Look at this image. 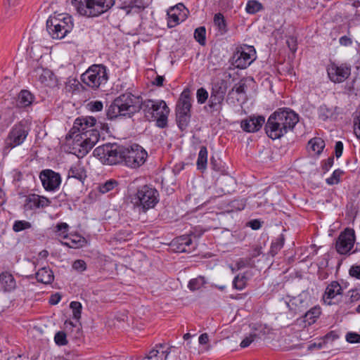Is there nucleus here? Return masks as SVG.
Instances as JSON below:
<instances>
[{
	"mask_svg": "<svg viewBox=\"0 0 360 360\" xmlns=\"http://www.w3.org/2000/svg\"><path fill=\"white\" fill-rule=\"evenodd\" d=\"M94 155L103 164L112 165L124 163L131 168L139 167L148 156L146 151L136 144L131 146L104 144L96 148Z\"/></svg>",
	"mask_w": 360,
	"mask_h": 360,
	"instance_id": "nucleus-1",
	"label": "nucleus"
},
{
	"mask_svg": "<svg viewBox=\"0 0 360 360\" xmlns=\"http://www.w3.org/2000/svg\"><path fill=\"white\" fill-rule=\"evenodd\" d=\"M96 120L93 117H83L75 120L73 129L77 130L79 134H76L75 140L82 150L79 152L83 155L87 153L98 141L100 133L93 127Z\"/></svg>",
	"mask_w": 360,
	"mask_h": 360,
	"instance_id": "nucleus-2",
	"label": "nucleus"
},
{
	"mask_svg": "<svg viewBox=\"0 0 360 360\" xmlns=\"http://www.w3.org/2000/svg\"><path fill=\"white\" fill-rule=\"evenodd\" d=\"M142 103L141 97L125 92L115 98L108 108L106 115L110 120L119 117H131L141 110Z\"/></svg>",
	"mask_w": 360,
	"mask_h": 360,
	"instance_id": "nucleus-3",
	"label": "nucleus"
},
{
	"mask_svg": "<svg viewBox=\"0 0 360 360\" xmlns=\"http://www.w3.org/2000/svg\"><path fill=\"white\" fill-rule=\"evenodd\" d=\"M115 0H72V4L78 13L86 17H98L108 11Z\"/></svg>",
	"mask_w": 360,
	"mask_h": 360,
	"instance_id": "nucleus-4",
	"label": "nucleus"
},
{
	"mask_svg": "<svg viewBox=\"0 0 360 360\" xmlns=\"http://www.w3.org/2000/svg\"><path fill=\"white\" fill-rule=\"evenodd\" d=\"M141 110H143L146 117L148 120L153 118L156 119V125L158 127L165 128L167 125L169 109L164 101H144L142 103Z\"/></svg>",
	"mask_w": 360,
	"mask_h": 360,
	"instance_id": "nucleus-5",
	"label": "nucleus"
},
{
	"mask_svg": "<svg viewBox=\"0 0 360 360\" xmlns=\"http://www.w3.org/2000/svg\"><path fill=\"white\" fill-rule=\"evenodd\" d=\"M81 80L89 87L97 89L108 80L107 68L101 64L92 65L81 75Z\"/></svg>",
	"mask_w": 360,
	"mask_h": 360,
	"instance_id": "nucleus-6",
	"label": "nucleus"
},
{
	"mask_svg": "<svg viewBox=\"0 0 360 360\" xmlns=\"http://www.w3.org/2000/svg\"><path fill=\"white\" fill-rule=\"evenodd\" d=\"M30 132V127L25 120L15 124L10 129L6 139L4 149L11 150L21 146L26 140Z\"/></svg>",
	"mask_w": 360,
	"mask_h": 360,
	"instance_id": "nucleus-7",
	"label": "nucleus"
},
{
	"mask_svg": "<svg viewBox=\"0 0 360 360\" xmlns=\"http://www.w3.org/2000/svg\"><path fill=\"white\" fill-rule=\"evenodd\" d=\"M72 23L70 17L63 18H50L46 21V28L50 35L53 39H63L72 29Z\"/></svg>",
	"mask_w": 360,
	"mask_h": 360,
	"instance_id": "nucleus-8",
	"label": "nucleus"
},
{
	"mask_svg": "<svg viewBox=\"0 0 360 360\" xmlns=\"http://www.w3.org/2000/svg\"><path fill=\"white\" fill-rule=\"evenodd\" d=\"M158 192L156 189L148 186L139 188L134 198V205L147 210L153 207L158 202Z\"/></svg>",
	"mask_w": 360,
	"mask_h": 360,
	"instance_id": "nucleus-9",
	"label": "nucleus"
},
{
	"mask_svg": "<svg viewBox=\"0 0 360 360\" xmlns=\"http://www.w3.org/2000/svg\"><path fill=\"white\" fill-rule=\"evenodd\" d=\"M191 108L190 92L188 90H184L176 108V121L181 130L184 129L189 122Z\"/></svg>",
	"mask_w": 360,
	"mask_h": 360,
	"instance_id": "nucleus-10",
	"label": "nucleus"
},
{
	"mask_svg": "<svg viewBox=\"0 0 360 360\" xmlns=\"http://www.w3.org/2000/svg\"><path fill=\"white\" fill-rule=\"evenodd\" d=\"M256 59V51L252 46L245 45L237 49L233 55L234 64L238 68L245 69Z\"/></svg>",
	"mask_w": 360,
	"mask_h": 360,
	"instance_id": "nucleus-11",
	"label": "nucleus"
},
{
	"mask_svg": "<svg viewBox=\"0 0 360 360\" xmlns=\"http://www.w3.org/2000/svg\"><path fill=\"white\" fill-rule=\"evenodd\" d=\"M326 70L329 79L334 83L343 82L351 74V68L347 64L338 65L334 63H331L328 65Z\"/></svg>",
	"mask_w": 360,
	"mask_h": 360,
	"instance_id": "nucleus-12",
	"label": "nucleus"
},
{
	"mask_svg": "<svg viewBox=\"0 0 360 360\" xmlns=\"http://www.w3.org/2000/svg\"><path fill=\"white\" fill-rule=\"evenodd\" d=\"M354 241V231L351 229H346L340 234L336 241L335 248L338 252L341 255L347 254L353 248Z\"/></svg>",
	"mask_w": 360,
	"mask_h": 360,
	"instance_id": "nucleus-13",
	"label": "nucleus"
},
{
	"mask_svg": "<svg viewBox=\"0 0 360 360\" xmlns=\"http://www.w3.org/2000/svg\"><path fill=\"white\" fill-rule=\"evenodd\" d=\"M274 114L276 115L277 120L281 124V127H283L282 129L285 134L292 130L299 121L298 115L290 109H280Z\"/></svg>",
	"mask_w": 360,
	"mask_h": 360,
	"instance_id": "nucleus-14",
	"label": "nucleus"
},
{
	"mask_svg": "<svg viewBox=\"0 0 360 360\" xmlns=\"http://www.w3.org/2000/svg\"><path fill=\"white\" fill-rule=\"evenodd\" d=\"M39 178L45 190L49 191L56 190L61 183L60 175L51 169L43 170Z\"/></svg>",
	"mask_w": 360,
	"mask_h": 360,
	"instance_id": "nucleus-15",
	"label": "nucleus"
},
{
	"mask_svg": "<svg viewBox=\"0 0 360 360\" xmlns=\"http://www.w3.org/2000/svg\"><path fill=\"white\" fill-rule=\"evenodd\" d=\"M186 7L183 4H178L170 7L167 11V25L169 27H174L183 20L185 14Z\"/></svg>",
	"mask_w": 360,
	"mask_h": 360,
	"instance_id": "nucleus-16",
	"label": "nucleus"
},
{
	"mask_svg": "<svg viewBox=\"0 0 360 360\" xmlns=\"http://www.w3.org/2000/svg\"><path fill=\"white\" fill-rule=\"evenodd\" d=\"M281 124L277 120L276 115H270L265 125V131L267 136L272 139H280L285 133L281 127Z\"/></svg>",
	"mask_w": 360,
	"mask_h": 360,
	"instance_id": "nucleus-17",
	"label": "nucleus"
},
{
	"mask_svg": "<svg viewBox=\"0 0 360 360\" xmlns=\"http://www.w3.org/2000/svg\"><path fill=\"white\" fill-rule=\"evenodd\" d=\"M86 172L80 164H76L70 167L68 173L67 181L73 184L75 180L78 181L79 186H83L86 179Z\"/></svg>",
	"mask_w": 360,
	"mask_h": 360,
	"instance_id": "nucleus-18",
	"label": "nucleus"
},
{
	"mask_svg": "<svg viewBox=\"0 0 360 360\" xmlns=\"http://www.w3.org/2000/svg\"><path fill=\"white\" fill-rule=\"evenodd\" d=\"M0 285L4 292H11L16 289L17 283L11 272L4 271L0 274Z\"/></svg>",
	"mask_w": 360,
	"mask_h": 360,
	"instance_id": "nucleus-19",
	"label": "nucleus"
},
{
	"mask_svg": "<svg viewBox=\"0 0 360 360\" xmlns=\"http://www.w3.org/2000/svg\"><path fill=\"white\" fill-rule=\"evenodd\" d=\"M264 117L258 116L257 117H250L241 122V128L243 131L252 133L259 130L264 123Z\"/></svg>",
	"mask_w": 360,
	"mask_h": 360,
	"instance_id": "nucleus-20",
	"label": "nucleus"
},
{
	"mask_svg": "<svg viewBox=\"0 0 360 360\" xmlns=\"http://www.w3.org/2000/svg\"><path fill=\"white\" fill-rule=\"evenodd\" d=\"M165 344H158L153 349L143 360H167L170 353V348L164 349Z\"/></svg>",
	"mask_w": 360,
	"mask_h": 360,
	"instance_id": "nucleus-21",
	"label": "nucleus"
},
{
	"mask_svg": "<svg viewBox=\"0 0 360 360\" xmlns=\"http://www.w3.org/2000/svg\"><path fill=\"white\" fill-rule=\"evenodd\" d=\"M342 287L337 281L331 282L326 288L323 295L324 302H328V304H331L330 300L336 295L341 294Z\"/></svg>",
	"mask_w": 360,
	"mask_h": 360,
	"instance_id": "nucleus-22",
	"label": "nucleus"
},
{
	"mask_svg": "<svg viewBox=\"0 0 360 360\" xmlns=\"http://www.w3.org/2000/svg\"><path fill=\"white\" fill-rule=\"evenodd\" d=\"M192 243V239L189 235L181 236L173 242L174 245H176L177 250L181 252H191V250L193 249V248L191 247Z\"/></svg>",
	"mask_w": 360,
	"mask_h": 360,
	"instance_id": "nucleus-23",
	"label": "nucleus"
},
{
	"mask_svg": "<svg viewBox=\"0 0 360 360\" xmlns=\"http://www.w3.org/2000/svg\"><path fill=\"white\" fill-rule=\"evenodd\" d=\"M36 279L44 284L51 283L54 279L53 273L51 269L43 267L36 273Z\"/></svg>",
	"mask_w": 360,
	"mask_h": 360,
	"instance_id": "nucleus-24",
	"label": "nucleus"
},
{
	"mask_svg": "<svg viewBox=\"0 0 360 360\" xmlns=\"http://www.w3.org/2000/svg\"><path fill=\"white\" fill-rule=\"evenodd\" d=\"M207 150L204 146H201L198 153L197 160V167L201 172H204L207 168Z\"/></svg>",
	"mask_w": 360,
	"mask_h": 360,
	"instance_id": "nucleus-25",
	"label": "nucleus"
},
{
	"mask_svg": "<svg viewBox=\"0 0 360 360\" xmlns=\"http://www.w3.org/2000/svg\"><path fill=\"white\" fill-rule=\"evenodd\" d=\"M61 244L70 248H79L84 245L86 240L80 236H74L67 241H61Z\"/></svg>",
	"mask_w": 360,
	"mask_h": 360,
	"instance_id": "nucleus-26",
	"label": "nucleus"
},
{
	"mask_svg": "<svg viewBox=\"0 0 360 360\" xmlns=\"http://www.w3.org/2000/svg\"><path fill=\"white\" fill-rule=\"evenodd\" d=\"M224 99V97L210 94L208 105L212 110V112H219L221 110Z\"/></svg>",
	"mask_w": 360,
	"mask_h": 360,
	"instance_id": "nucleus-27",
	"label": "nucleus"
},
{
	"mask_svg": "<svg viewBox=\"0 0 360 360\" xmlns=\"http://www.w3.org/2000/svg\"><path fill=\"white\" fill-rule=\"evenodd\" d=\"M214 25L217 27L220 35L226 33L228 29L224 15L221 13H216L214 16Z\"/></svg>",
	"mask_w": 360,
	"mask_h": 360,
	"instance_id": "nucleus-28",
	"label": "nucleus"
},
{
	"mask_svg": "<svg viewBox=\"0 0 360 360\" xmlns=\"http://www.w3.org/2000/svg\"><path fill=\"white\" fill-rule=\"evenodd\" d=\"M32 94L27 90H22L18 95V105L24 108L30 105L33 101Z\"/></svg>",
	"mask_w": 360,
	"mask_h": 360,
	"instance_id": "nucleus-29",
	"label": "nucleus"
},
{
	"mask_svg": "<svg viewBox=\"0 0 360 360\" xmlns=\"http://www.w3.org/2000/svg\"><path fill=\"white\" fill-rule=\"evenodd\" d=\"M227 90V82L221 79L213 84L210 94L224 97Z\"/></svg>",
	"mask_w": 360,
	"mask_h": 360,
	"instance_id": "nucleus-30",
	"label": "nucleus"
},
{
	"mask_svg": "<svg viewBox=\"0 0 360 360\" xmlns=\"http://www.w3.org/2000/svg\"><path fill=\"white\" fill-rule=\"evenodd\" d=\"M308 146L316 154L319 155L325 147V143L321 138H314L309 141Z\"/></svg>",
	"mask_w": 360,
	"mask_h": 360,
	"instance_id": "nucleus-31",
	"label": "nucleus"
},
{
	"mask_svg": "<svg viewBox=\"0 0 360 360\" xmlns=\"http://www.w3.org/2000/svg\"><path fill=\"white\" fill-rule=\"evenodd\" d=\"M335 110L336 108H329L326 105H322L319 108V117L324 121L328 119H331L335 115Z\"/></svg>",
	"mask_w": 360,
	"mask_h": 360,
	"instance_id": "nucleus-32",
	"label": "nucleus"
},
{
	"mask_svg": "<svg viewBox=\"0 0 360 360\" xmlns=\"http://www.w3.org/2000/svg\"><path fill=\"white\" fill-rule=\"evenodd\" d=\"M38 195L31 194L26 197L24 209L25 210H32L38 207Z\"/></svg>",
	"mask_w": 360,
	"mask_h": 360,
	"instance_id": "nucleus-33",
	"label": "nucleus"
},
{
	"mask_svg": "<svg viewBox=\"0 0 360 360\" xmlns=\"http://www.w3.org/2000/svg\"><path fill=\"white\" fill-rule=\"evenodd\" d=\"M284 241V236L281 234L271 243L269 251L271 256H274L278 252V251L283 248Z\"/></svg>",
	"mask_w": 360,
	"mask_h": 360,
	"instance_id": "nucleus-34",
	"label": "nucleus"
},
{
	"mask_svg": "<svg viewBox=\"0 0 360 360\" xmlns=\"http://www.w3.org/2000/svg\"><path fill=\"white\" fill-rule=\"evenodd\" d=\"M263 6L261 3L256 0H250L248 1L245 11L248 13L255 14L261 11Z\"/></svg>",
	"mask_w": 360,
	"mask_h": 360,
	"instance_id": "nucleus-35",
	"label": "nucleus"
},
{
	"mask_svg": "<svg viewBox=\"0 0 360 360\" xmlns=\"http://www.w3.org/2000/svg\"><path fill=\"white\" fill-rule=\"evenodd\" d=\"M206 281L203 276H198L197 278L191 279L188 284V288L192 290L195 291L201 288L205 284Z\"/></svg>",
	"mask_w": 360,
	"mask_h": 360,
	"instance_id": "nucleus-36",
	"label": "nucleus"
},
{
	"mask_svg": "<svg viewBox=\"0 0 360 360\" xmlns=\"http://www.w3.org/2000/svg\"><path fill=\"white\" fill-rule=\"evenodd\" d=\"M117 186V182L114 179H110L105 183L100 184L98 186L99 191L102 193H106L112 191L115 186Z\"/></svg>",
	"mask_w": 360,
	"mask_h": 360,
	"instance_id": "nucleus-37",
	"label": "nucleus"
},
{
	"mask_svg": "<svg viewBox=\"0 0 360 360\" xmlns=\"http://www.w3.org/2000/svg\"><path fill=\"white\" fill-rule=\"evenodd\" d=\"M206 30L205 27H199L195 30L194 32V38L195 40L200 44H205V37Z\"/></svg>",
	"mask_w": 360,
	"mask_h": 360,
	"instance_id": "nucleus-38",
	"label": "nucleus"
},
{
	"mask_svg": "<svg viewBox=\"0 0 360 360\" xmlns=\"http://www.w3.org/2000/svg\"><path fill=\"white\" fill-rule=\"evenodd\" d=\"M32 227V224L30 222L22 220V221H15L13 226V230L15 232H20L23 230H26L30 229Z\"/></svg>",
	"mask_w": 360,
	"mask_h": 360,
	"instance_id": "nucleus-39",
	"label": "nucleus"
},
{
	"mask_svg": "<svg viewBox=\"0 0 360 360\" xmlns=\"http://www.w3.org/2000/svg\"><path fill=\"white\" fill-rule=\"evenodd\" d=\"M70 307L72 310L73 318L77 321H79L81 318L82 309V304L79 302L74 301L70 303Z\"/></svg>",
	"mask_w": 360,
	"mask_h": 360,
	"instance_id": "nucleus-40",
	"label": "nucleus"
},
{
	"mask_svg": "<svg viewBox=\"0 0 360 360\" xmlns=\"http://www.w3.org/2000/svg\"><path fill=\"white\" fill-rule=\"evenodd\" d=\"M343 172L340 169H335L333 172L332 175L329 178L326 179V183L328 185L338 184L340 182V178Z\"/></svg>",
	"mask_w": 360,
	"mask_h": 360,
	"instance_id": "nucleus-41",
	"label": "nucleus"
},
{
	"mask_svg": "<svg viewBox=\"0 0 360 360\" xmlns=\"http://www.w3.org/2000/svg\"><path fill=\"white\" fill-rule=\"evenodd\" d=\"M68 229L69 226L68 224L61 222L56 225L55 232L57 233L58 236H62L64 238H67Z\"/></svg>",
	"mask_w": 360,
	"mask_h": 360,
	"instance_id": "nucleus-42",
	"label": "nucleus"
},
{
	"mask_svg": "<svg viewBox=\"0 0 360 360\" xmlns=\"http://www.w3.org/2000/svg\"><path fill=\"white\" fill-rule=\"evenodd\" d=\"M54 340L56 345L60 346L66 345L68 344L66 334L63 331H58L56 333Z\"/></svg>",
	"mask_w": 360,
	"mask_h": 360,
	"instance_id": "nucleus-43",
	"label": "nucleus"
},
{
	"mask_svg": "<svg viewBox=\"0 0 360 360\" xmlns=\"http://www.w3.org/2000/svg\"><path fill=\"white\" fill-rule=\"evenodd\" d=\"M320 314V308L314 307L306 313L305 316L310 322L314 323L315 321L314 319L319 317Z\"/></svg>",
	"mask_w": 360,
	"mask_h": 360,
	"instance_id": "nucleus-44",
	"label": "nucleus"
},
{
	"mask_svg": "<svg viewBox=\"0 0 360 360\" xmlns=\"http://www.w3.org/2000/svg\"><path fill=\"white\" fill-rule=\"evenodd\" d=\"M233 287L237 290H243L245 285V278L243 276H236L233 281Z\"/></svg>",
	"mask_w": 360,
	"mask_h": 360,
	"instance_id": "nucleus-45",
	"label": "nucleus"
},
{
	"mask_svg": "<svg viewBox=\"0 0 360 360\" xmlns=\"http://www.w3.org/2000/svg\"><path fill=\"white\" fill-rule=\"evenodd\" d=\"M87 105L91 112H100L103 108V103L100 101H91Z\"/></svg>",
	"mask_w": 360,
	"mask_h": 360,
	"instance_id": "nucleus-46",
	"label": "nucleus"
},
{
	"mask_svg": "<svg viewBox=\"0 0 360 360\" xmlns=\"http://www.w3.org/2000/svg\"><path fill=\"white\" fill-rule=\"evenodd\" d=\"M72 269L78 272H83L86 269V264L82 259H77L72 264Z\"/></svg>",
	"mask_w": 360,
	"mask_h": 360,
	"instance_id": "nucleus-47",
	"label": "nucleus"
},
{
	"mask_svg": "<svg viewBox=\"0 0 360 360\" xmlns=\"http://www.w3.org/2000/svg\"><path fill=\"white\" fill-rule=\"evenodd\" d=\"M346 340L352 344L360 343V335L356 333L349 332L345 336Z\"/></svg>",
	"mask_w": 360,
	"mask_h": 360,
	"instance_id": "nucleus-48",
	"label": "nucleus"
},
{
	"mask_svg": "<svg viewBox=\"0 0 360 360\" xmlns=\"http://www.w3.org/2000/svg\"><path fill=\"white\" fill-rule=\"evenodd\" d=\"M196 96H197L198 102L199 103L202 104V103H204L206 101V100L207 99L208 93L205 89L200 88V89H198Z\"/></svg>",
	"mask_w": 360,
	"mask_h": 360,
	"instance_id": "nucleus-49",
	"label": "nucleus"
},
{
	"mask_svg": "<svg viewBox=\"0 0 360 360\" xmlns=\"http://www.w3.org/2000/svg\"><path fill=\"white\" fill-rule=\"evenodd\" d=\"M246 89L245 82L240 80L238 83L236 84L233 87L232 91H235L238 94H245Z\"/></svg>",
	"mask_w": 360,
	"mask_h": 360,
	"instance_id": "nucleus-50",
	"label": "nucleus"
},
{
	"mask_svg": "<svg viewBox=\"0 0 360 360\" xmlns=\"http://www.w3.org/2000/svg\"><path fill=\"white\" fill-rule=\"evenodd\" d=\"M286 44L292 52L297 51V39L294 37H290L286 40Z\"/></svg>",
	"mask_w": 360,
	"mask_h": 360,
	"instance_id": "nucleus-51",
	"label": "nucleus"
},
{
	"mask_svg": "<svg viewBox=\"0 0 360 360\" xmlns=\"http://www.w3.org/2000/svg\"><path fill=\"white\" fill-rule=\"evenodd\" d=\"M256 336V334H250L248 337L244 338L240 342V347L243 348L248 347L254 341Z\"/></svg>",
	"mask_w": 360,
	"mask_h": 360,
	"instance_id": "nucleus-52",
	"label": "nucleus"
},
{
	"mask_svg": "<svg viewBox=\"0 0 360 360\" xmlns=\"http://www.w3.org/2000/svg\"><path fill=\"white\" fill-rule=\"evenodd\" d=\"M210 166L216 172H221V162L216 160L214 157L210 159Z\"/></svg>",
	"mask_w": 360,
	"mask_h": 360,
	"instance_id": "nucleus-53",
	"label": "nucleus"
},
{
	"mask_svg": "<svg viewBox=\"0 0 360 360\" xmlns=\"http://www.w3.org/2000/svg\"><path fill=\"white\" fill-rule=\"evenodd\" d=\"M349 275L357 279H360V265H354L349 269Z\"/></svg>",
	"mask_w": 360,
	"mask_h": 360,
	"instance_id": "nucleus-54",
	"label": "nucleus"
},
{
	"mask_svg": "<svg viewBox=\"0 0 360 360\" xmlns=\"http://www.w3.org/2000/svg\"><path fill=\"white\" fill-rule=\"evenodd\" d=\"M38 207H45L49 206L51 204V200L44 196L38 195Z\"/></svg>",
	"mask_w": 360,
	"mask_h": 360,
	"instance_id": "nucleus-55",
	"label": "nucleus"
},
{
	"mask_svg": "<svg viewBox=\"0 0 360 360\" xmlns=\"http://www.w3.org/2000/svg\"><path fill=\"white\" fill-rule=\"evenodd\" d=\"M343 151V143L342 141H337L335 146V154L337 158H340Z\"/></svg>",
	"mask_w": 360,
	"mask_h": 360,
	"instance_id": "nucleus-56",
	"label": "nucleus"
},
{
	"mask_svg": "<svg viewBox=\"0 0 360 360\" xmlns=\"http://www.w3.org/2000/svg\"><path fill=\"white\" fill-rule=\"evenodd\" d=\"M334 162L333 157L328 158L326 162L323 163L322 166V169L324 171V172H328L330 167L333 166Z\"/></svg>",
	"mask_w": 360,
	"mask_h": 360,
	"instance_id": "nucleus-57",
	"label": "nucleus"
},
{
	"mask_svg": "<svg viewBox=\"0 0 360 360\" xmlns=\"http://www.w3.org/2000/svg\"><path fill=\"white\" fill-rule=\"evenodd\" d=\"M339 42L340 45L347 46H350L352 44V40L351 38L347 36H343L340 38Z\"/></svg>",
	"mask_w": 360,
	"mask_h": 360,
	"instance_id": "nucleus-58",
	"label": "nucleus"
},
{
	"mask_svg": "<svg viewBox=\"0 0 360 360\" xmlns=\"http://www.w3.org/2000/svg\"><path fill=\"white\" fill-rule=\"evenodd\" d=\"M262 253V248L259 245H256L252 248L251 252L250 254V257L254 258L260 255Z\"/></svg>",
	"mask_w": 360,
	"mask_h": 360,
	"instance_id": "nucleus-59",
	"label": "nucleus"
},
{
	"mask_svg": "<svg viewBox=\"0 0 360 360\" xmlns=\"http://www.w3.org/2000/svg\"><path fill=\"white\" fill-rule=\"evenodd\" d=\"M356 120L354 122V131L356 137L360 139V117H357Z\"/></svg>",
	"mask_w": 360,
	"mask_h": 360,
	"instance_id": "nucleus-60",
	"label": "nucleus"
},
{
	"mask_svg": "<svg viewBox=\"0 0 360 360\" xmlns=\"http://www.w3.org/2000/svg\"><path fill=\"white\" fill-rule=\"evenodd\" d=\"M249 226L253 229V230H257L259 229L262 224L259 220L258 219H254L250 221L249 223Z\"/></svg>",
	"mask_w": 360,
	"mask_h": 360,
	"instance_id": "nucleus-61",
	"label": "nucleus"
},
{
	"mask_svg": "<svg viewBox=\"0 0 360 360\" xmlns=\"http://www.w3.org/2000/svg\"><path fill=\"white\" fill-rule=\"evenodd\" d=\"M51 75H52V73L49 70H43V73L39 77V80L42 83H45L46 82V78L51 77Z\"/></svg>",
	"mask_w": 360,
	"mask_h": 360,
	"instance_id": "nucleus-62",
	"label": "nucleus"
},
{
	"mask_svg": "<svg viewBox=\"0 0 360 360\" xmlns=\"http://www.w3.org/2000/svg\"><path fill=\"white\" fill-rule=\"evenodd\" d=\"M60 296L58 294L52 295L50 297L49 302L51 304H56L60 300Z\"/></svg>",
	"mask_w": 360,
	"mask_h": 360,
	"instance_id": "nucleus-63",
	"label": "nucleus"
},
{
	"mask_svg": "<svg viewBox=\"0 0 360 360\" xmlns=\"http://www.w3.org/2000/svg\"><path fill=\"white\" fill-rule=\"evenodd\" d=\"M349 294L351 302L358 300L360 297L359 292H357L356 290H350V291H349Z\"/></svg>",
	"mask_w": 360,
	"mask_h": 360,
	"instance_id": "nucleus-64",
	"label": "nucleus"
}]
</instances>
